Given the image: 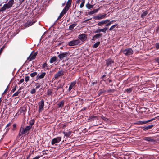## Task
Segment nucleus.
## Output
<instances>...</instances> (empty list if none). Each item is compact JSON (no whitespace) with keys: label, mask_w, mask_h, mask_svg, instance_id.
Segmentation results:
<instances>
[{"label":"nucleus","mask_w":159,"mask_h":159,"mask_svg":"<svg viewBox=\"0 0 159 159\" xmlns=\"http://www.w3.org/2000/svg\"><path fill=\"white\" fill-rule=\"evenodd\" d=\"M29 128L26 126L25 128L21 126L20 128L18 136L19 137H20L22 136L23 134L26 133H27V134H28L29 133V131L30 130Z\"/></svg>","instance_id":"1"},{"label":"nucleus","mask_w":159,"mask_h":159,"mask_svg":"<svg viewBox=\"0 0 159 159\" xmlns=\"http://www.w3.org/2000/svg\"><path fill=\"white\" fill-rule=\"evenodd\" d=\"M80 41L79 39H76L69 41L68 45L70 46H72L78 45L80 44Z\"/></svg>","instance_id":"2"},{"label":"nucleus","mask_w":159,"mask_h":159,"mask_svg":"<svg viewBox=\"0 0 159 159\" xmlns=\"http://www.w3.org/2000/svg\"><path fill=\"white\" fill-rule=\"evenodd\" d=\"M122 52L126 56L130 55L133 53L132 49L130 48L123 50Z\"/></svg>","instance_id":"3"},{"label":"nucleus","mask_w":159,"mask_h":159,"mask_svg":"<svg viewBox=\"0 0 159 159\" xmlns=\"http://www.w3.org/2000/svg\"><path fill=\"white\" fill-rule=\"evenodd\" d=\"M37 54V52L33 53V51H32L30 56L27 57V61L30 62L31 61L34 59L35 58Z\"/></svg>","instance_id":"4"},{"label":"nucleus","mask_w":159,"mask_h":159,"mask_svg":"<svg viewBox=\"0 0 159 159\" xmlns=\"http://www.w3.org/2000/svg\"><path fill=\"white\" fill-rule=\"evenodd\" d=\"M44 102V100L43 99L38 103V104L39 105L38 111L39 113L41 112L42 111V110H43Z\"/></svg>","instance_id":"5"},{"label":"nucleus","mask_w":159,"mask_h":159,"mask_svg":"<svg viewBox=\"0 0 159 159\" xmlns=\"http://www.w3.org/2000/svg\"><path fill=\"white\" fill-rule=\"evenodd\" d=\"M107 67H111L112 66L114 61L111 58H109L105 60Z\"/></svg>","instance_id":"6"},{"label":"nucleus","mask_w":159,"mask_h":159,"mask_svg":"<svg viewBox=\"0 0 159 159\" xmlns=\"http://www.w3.org/2000/svg\"><path fill=\"white\" fill-rule=\"evenodd\" d=\"M61 137H57L54 138L52 139L51 141V144L54 145L55 143H59L61 141Z\"/></svg>","instance_id":"7"},{"label":"nucleus","mask_w":159,"mask_h":159,"mask_svg":"<svg viewBox=\"0 0 159 159\" xmlns=\"http://www.w3.org/2000/svg\"><path fill=\"white\" fill-rule=\"evenodd\" d=\"M106 14L102 15L101 14H100L97 16H93V18L96 20H100L105 18L106 17Z\"/></svg>","instance_id":"8"},{"label":"nucleus","mask_w":159,"mask_h":159,"mask_svg":"<svg viewBox=\"0 0 159 159\" xmlns=\"http://www.w3.org/2000/svg\"><path fill=\"white\" fill-rule=\"evenodd\" d=\"M78 38L79 40L82 42L86 41L87 39V35L85 34H82L78 36Z\"/></svg>","instance_id":"9"},{"label":"nucleus","mask_w":159,"mask_h":159,"mask_svg":"<svg viewBox=\"0 0 159 159\" xmlns=\"http://www.w3.org/2000/svg\"><path fill=\"white\" fill-rule=\"evenodd\" d=\"M64 72L62 70L58 71L55 75L54 78L55 79H58L59 77L64 75Z\"/></svg>","instance_id":"10"},{"label":"nucleus","mask_w":159,"mask_h":159,"mask_svg":"<svg viewBox=\"0 0 159 159\" xmlns=\"http://www.w3.org/2000/svg\"><path fill=\"white\" fill-rule=\"evenodd\" d=\"M69 56V54L67 52H63L60 53L58 56V57L61 60H62L65 58Z\"/></svg>","instance_id":"11"},{"label":"nucleus","mask_w":159,"mask_h":159,"mask_svg":"<svg viewBox=\"0 0 159 159\" xmlns=\"http://www.w3.org/2000/svg\"><path fill=\"white\" fill-rule=\"evenodd\" d=\"M46 75V73L45 72H42V70L41 71V73L38 74L36 77V80L35 81L37 80L38 79H43L44 78L45 75Z\"/></svg>","instance_id":"12"},{"label":"nucleus","mask_w":159,"mask_h":159,"mask_svg":"<svg viewBox=\"0 0 159 159\" xmlns=\"http://www.w3.org/2000/svg\"><path fill=\"white\" fill-rule=\"evenodd\" d=\"M143 140L151 142L152 143H154L155 140L152 138L151 137H145L143 138Z\"/></svg>","instance_id":"13"},{"label":"nucleus","mask_w":159,"mask_h":159,"mask_svg":"<svg viewBox=\"0 0 159 159\" xmlns=\"http://www.w3.org/2000/svg\"><path fill=\"white\" fill-rule=\"evenodd\" d=\"M102 34L101 33L97 34L93 36L92 40L95 41L96 39L100 38V37H102Z\"/></svg>","instance_id":"14"},{"label":"nucleus","mask_w":159,"mask_h":159,"mask_svg":"<svg viewBox=\"0 0 159 159\" xmlns=\"http://www.w3.org/2000/svg\"><path fill=\"white\" fill-rule=\"evenodd\" d=\"M109 21V20L108 19L103 20L98 22L97 25L99 26H102L103 25L106 24L108 21Z\"/></svg>","instance_id":"15"},{"label":"nucleus","mask_w":159,"mask_h":159,"mask_svg":"<svg viewBox=\"0 0 159 159\" xmlns=\"http://www.w3.org/2000/svg\"><path fill=\"white\" fill-rule=\"evenodd\" d=\"M76 84V81H73L71 82L69 87L68 90L70 92L72 89L73 88L75 87V85Z\"/></svg>","instance_id":"16"},{"label":"nucleus","mask_w":159,"mask_h":159,"mask_svg":"<svg viewBox=\"0 0 159 159\" xmlns=\"http://www.w3.org/2000/svg\"><path fill=\"white\" fill-rule=\"evenodd\" d=\"M154 120V119L153 118V119H151V120H148L147 121H138L136 124H138V125H143V124L146 123L148 122H150L152 121V120Z\"/></svg>","instance_id":"17"},{"label":"nucleus","mask_w":159,"mask_h":159,"mask_svg":"<svg viewBox=\"0 0 159 159\" xmlns=\"http://www.w3.org/2000/svg\"><path fill=\"white\" fill-rule=\"evenodd\" d=\"M154 125H153L151 124L150 125H148V126H145L143 127V130L146 131L148 129H152Z\"/></svg>","instance_id":"18"},{"label":"nucleus","mask_w":159,"mask_h":159,"mask_svg":"<svg viewBox=\"0 0 159 159\" xmlns=\"http://www.w3.org/2000/svg\"><path fill=\"white\" fill-rule=\"evenodd\" d=\"M65 101L64 100H61L59 103L57 104L58 108H61L63 107L64 105Z\"/></svg>","instance_id":"19"},{"label":"nucleus","mask_w":159,"mask_h":159,"mask_svg":"<svg viewBox=\"0 0 159 159\" xmlns=\"http://www.w3.org/2000/svg\"><path fill=\"white\" fill-rule=\"evenodd\" d=\"M9 8H10L7 6V4H5L3 5V6L0 9V12H2L5 11L7 9H9Z\"/></svg>","instance_id":"20"},{"label":"nucleus","mask_w":159,"mask_h":159,"mask_svg":"<svg viewBox=\"0 0 159 159\" xmlns=\"http://www.w3.org/2000/svg\"><path fill=\"white\" fill-rule=\"evenodd\" d=\"M14 0H10L8 2L7 4L10 8L14 4Z\"/></svg>","instance_id":"21"},{"label":"nucleus","mask_w":159,"mask_h":159,"mask_svg":"<svg viewBox=\"0 0 159 159\" xmlns=\"http://www.w3.org/2000/svg\"><path fill=\"white\" fill-rule=\"evenodd\" d=\"M57 57L56 56H53L50 59L49 62L51 63H53L57 60Z\"/></svg>","instance_id":"22"},{"label":"nucleus","mask_w":159,"mask_h":159,"mask_svg":"<svg viewBox=\"0 0 159 159\" xmlns=\"http://www.w3.org/2000/svg\"><path fill=\"white\" fill-rule=\"evenodd\" d=\"M36 22V21H28L27 22L26 25L27 26H29L33 25Z\"/></svg>","instance_id":"23"},{"label":"nucleus","mask_w":159,"mask_h":159,"mask_svg":"<svg viewBox=\"0 0 159 159\" xmlns=\"http://www.w3.org/2000/svg\"><path fill=\"white\" fill-rule=\"evenodd\" d=\"M72 0H68L66 3V5L65 6L66 7H68V8H70L71 6L72 3Z\"/></svg>","instance_id":"24"},{"label":"nucleus","mask_w":159,"mask_h":159,"mask_svg":"<svg viewBox=\"0 0 159 159\" xmlns=\"http://www.w3.org/2000/svg\"><path fill=\"white\" fill-rule=\"evenodd\" d=\"M77 25V23H75L69 26V30H72Z\"/></svg>","instance_id":"25"},{"label":"nucleus","mask_w":159,"mask_h":159,"mask_svg":"<svg viewBox=\"0 0 159 159\" xmlns=\"http://www.w3.org/2000/svg\"><path fill=\"white\" fill-rule=\"evenodd\" d=\"M142 12L143 13L141 15V17L144 18V17L148 14V12L147 11H144L143 10L142 11Z\"/></svg>","instance_id":"26"},{"label":"nucleus","mask_w":159,"mask_h":159,"mask_svg":"<svg viewBox=\"0 0 159 159\" xmlns=\"http://www.w3.org/2000/svg\"><path fill=\"white\" fill-rule=\"evenodd\" d=\"M118 24L116 23L115 25H112L109 29V30L110 31H112L113 30H115V28H117L118 27Z\"/></svg>","instance_id":"27"},{"label":"nucleus","mask_w":159,"mask_h":159,"mask_svg":"<svg viewBox=\"0 0 159 159\" xmlns=\"http://www.w3.org/2000/svg\"><path fill=\"white\" fill-rule=\"evenodd\" d=\"M34 121L33 120H31L29 122L30 125L28 126H27V127H30V130L32 126L34 124Z\"/></svg>","instance_id":"28"},{"label":"nucleus","mask_w":159,"mask_h":159,"mask_svg":"<svg viewBox=\"0 0 159 159\" xmlns=\"http://www.w3.org/2000/svg\"><path fill=\"white\" fill-rule=\"evenodd\" d=\"M69 8L68 7H66L65 6L64 9L62 10L61 12L63 14H65L69 10Z\"/></svg>","instance_id":"29"},{"label":"nucleus","mask_w":159,"mask_h":159,"mask_svg":"<svg viewBox=\"0 0 159 159\" xmlns=\"http://www.w3.org/2000/svg\"><path fill=\"white\" fill-rule=\"evenodd\" d=\"M95 118H97V120L98 119V117H97V116H91L89 117L88 118V120H90V121H93L94 119Z\"/></svg>","instance_id":"30"},{"label":"nucleus","mask_w":159,"mask_h":159,"mask_svg":"<svg viewBox=\"0 0 159 159\" xmlns=\"http://www.w3.org/2000/svg\"><path fill=\"white\" fill-rule=\"evenodd\" d=\"M93 5L90 4L89 3H87L86 5V7L88 9H90L92 8L93 7Z\"/></svg>","instance_id":"31"},{"label":"nucleus","mask_w":159,"mask_h":159,"mask_svg":"<svg viewBox=\"0 0 159 159\" xmlns=\"http://www.w3.org/2000/svg\"><path fill=\"white\" fill-rule=\"evenodd\" d=\"M105 92H106V90H103L102 89L99 90L98 92V95L100 96L101 95Z\"/></svg>","instance_id":"32"},{"label":"nucleus","mask_w":159,"mask_h":159,"mask_svg":"<svg viewBox=\"0 0 159 159\" xmlns=\"http://www.w3.org/2000/svg\"><path fill=\"white\" fill-rule=\"evenodd\" d=\"M100 44V42L98 41L96 42L94 45H93V46L94 48H95L98 47Z\"/></svg>","instance_id":"33"},{"label":"nucleus","mask_w":159,"mask_h":159,"mask_svg":"<svg viewBox=\"0 0 159 159\" xmlns=\"http://www.w3.org/2000/svg\"><path fill=\"white\" fill-rule=\"evenodd\" d=\"M71 133L72 132L71 131H69L68 132H64L63 133L65 136H66L67 137H69L71 135Z\"/></svg>","instance_id":"34"},{"label":"nucleus","mask_w":159,"mask_h":159,"mask_svg":"<svg viewBox=\"0 0 159 159\" xmlns=\"http://www.w3.org/2000/svg\"><path fill=\"white\" fill-rule=\"evenodd\" d=\"M107 28H108L107 27H105L103 28L100 29L101 32H102L103 33H105L106 32V31L107 29Z\"/></svg>","instance_id":"35"},{"label":"nucleus","mask_w":159,"mask_h":159,"mask_svg":"<svg viewBox=\"0 0 159 159\" xmlns=\"http://www.w3.org/2000/svg\"><path fill=\"white\" fill-rule=\"evenodd\" d=\"M48 67V65L45 62L42 65V68L43 69H45V67Z\"/></svg>","instance_id":"36"},{"label":"nucleus","mask_w":159,"mask_h":159,"mask_svg":"<svg viewBox=\"0 0 159 159\" xmlns=\"http://www.w3.org/2000/svg\"><path fill=\"white\" fill-rule=\"evenodd\" d=\"M81 1L82 2L80 5V8H82L84 6L85 2V0H82Z\"/></svg>","instance_id":"37"},{"label":"nucleus","mask_w":159,"mask_h":159,"mask_svg":"<svg viewBox=\"0 0 159 159\" xmlns=\"http://www.w3.org/2000/svg\"><path fill=\"white\" fill-rule=\"evenodd\" d=\"M35 85L36 86V88L38 89L40 87L41 84L39 83H37L35 84Z\"/></svg>","instance_id":"38"},{"label":"nucleus","mask_w":159,"mask_h":159,"mask_svg":"<svg viewBox=\"0 0 159 159\" xmlns=\"http://www.w3.org/2000/svg\"><path fill=\"white\" fill-rule=\"evenodd\" d=\"M37 73L36 72H34L33 73L30 74V76L32 77H34L35 76L37 75Z\"/></svg>","instance_id":"39"},{"label":"nucleus","mask_w":159,"mask_h":159,"mask_svg":"<svg viewBox=\"0 0 159 159\" xmlns=\"http://www.w3.org/2000/svg\"><path fill=\"white\" fill-rule=\"evenodd\" d=\"M17 87V86L16 85H15L14 86H13L12 88V89L11 91V92L12 93L16 91Z\"/></svg>","instance_id":"40"},{"label":"nucleus","mask_w":159,"mask_h":159,"mask_svg":"<svg viewBox=\"0 0 159 159\" xmlns=\"http://www.w3.org/2000/svg\"><path fill=\"white\" fill-rule=\"evenodd\" d=\"M64 15V14H63L61 12L57 19V20H58L61 19L63 16Z\"/></svg>","instance_id":"41"},{"label":"nucleus","mask_w":159,"mask_h":159,"mask_svg":"<svg viewBox=\"0 0 159 159\" xmlns=\"http://www.w3.org/2000/svg\"><path fill=\"white\" fill-rule=\"evenodd\" d=\"M65 84V83L64 82H62L58 86L59 87V88L60 89L62 88Z\"/></svg>","instance_id":"42"},{"label":"nucleus","mask_w":159,"mask_h":159,"mask_svg":"<svg viewBox=\"0 0 159 159\" xmlns=\"http://www.w3.org/2000/svg\"><path fill=\"white\" fill-rule=\"evenodd\" d=\"M125 90L128 93H130V92H131L132 91V89L131 88H129V89H126Z\"/></svg>","instance_id":"43"},{"label":"nucleus","mask_w":159,"mask_h":159,"mask_svg":"<svg viewBox=\"0 0 159 159\" xmlns=\"http://www.w3.org/2000/svg\"><path fill=\"white\" fill-rule=\"evenodd\" d=\"M101 118L103 119V120H104L105 121H107L108 120V119L106 118L103 116H102L101 117Z\"/></svg>","instance_id":"44"},{"label":"nucleus","mask_w":159,"mask_h":159,"mask_svg":"<svg viewBox=\"0 0 159 159\" xmlns=\"http://www.w3.org/2000/svg\"><path fill=\"white\" fill-rule=\"evenodd\" d=\"M101 32V31L100 30V29H97L95 31H94V33H99Z\"/></svg>","instance_id":"45"},{"label":"nucleus","mask_w":159,"mask_h":159,"mask_svg":"<svg viewBox=\"0 0 159 159\" xmlns=\"http://www.w3.org/2000/svg\"><path fill=\"white\" fill-rule=\"evenodd\" d=\"M36 92V90L35 89H33L30 90V93L32 94H33Z\"/></svg>","instance_id":"46"},{"label":"nucleus","mask_w":159,"mask_h":159,"mask_svg":"<svg viewBox=\"0 0 159 159\" xmlns=\"http://www.w3.org/2000/svg\"><path fill=\"white\" fill-rule=\"evenodd\" d=\"M29 77L28 76H25V81L27 82L29 80Z\"/></svg>","instance_id":"47"},{"label":"nucleus","mask_w":159,"mask_h":159,"mask_svg":"<svg viewBox=\"0 0 159 159\" xmlns=\"http://www.w3.org/2000/svg\"><path fill=\"white\" fill-rule=\"evenodd\" d=\"M114 91V90L113 89H109L106 91L107 93L113 92Z\"/></svg>","instance_id":"48"},{"label":"nucleus","mask_w":159,"mask_h":159,"mask_svg":"<svg viewBox=\"0 0 159 159\" xmlns=\"http://www.w3.org/2000/svg\"><path fill=\"white\" fill-rule=\"evenodd\" d=\"M52 93V92L51 91L48 90L47 92V95L48 96H49L51 95Z\"/></svg>","instance_id":"49"},{"label":"nucleus","mask_w":159,"mask_h":159,"mask_svg":"<svg viewBox=\"0 0 159 159\" xmlns=\"http://www.w3.org/2000/svg\"><path fill=\"white\" fill-rule=\"evenodd\" d=\"M100 8H99L97 9H94L93 11L94 12V13L97 12L100 9Z\"/></svg>","instance_id":"50"},{"label":"nucleus","mask_w":159,"mask_h":159,"mask_svg":"<svg viewBox=\"0 0 159 159\" xmlns=\"http://www.w3.org/2000/svg\"><path fill=\"white\" fill-rule=\"evenodd\" d=\"M8 89H9V88L7 86V87L6 89H5V90H4V91L3 92L2 94H5L6 93V92H7V91L8 90Z\"/></svg>","instance_id":"51"},{"label":"nucleus","mask_w":159,"mask_h":159,"mask_svg":"<svg viewBox=\"0 0 159 159\" xmlns=\"http://www.w3.org/2000/svg\"><path fill=\"white\" fill-rule=\"evenodd\" d=\"M76 13H79V15L77 16V17H79V16L81 15V14L82 13V12L81 11H76Z\"/></svg>","instance_id":"52"},{"label":"nucleus","mask_w":159,"mask_h":159,"mask_svg":"<svg viewBox=\"0 0 159 159\" xmlns=\"http://www.w3.org/2000/svg\"><path fill=\"white\" fill-rule=\"evenodd\" d=\"M156 31L157 33H159V26L156 27Z\"/></svg>","instance_id":"53"},{"label":"nucleus","mask_w":159,"mask_h":159,"mask_svg":"<svg viewBox=\"0 0 159 159\" xmlns=\"http://www.w3.org/2000/svg\"><path fill=\"white\" fill-rule=\"evenodd\" d=\"M156 49H159V43H157L156 44Z\"/></svg>","instance_id":"54"},{"label":"nucleus","mask_w":159,"mask_h":159,"mask_svg":"<svg viewBox=\"0 0 159 159\" xmlns=\"http://www.w3.org/2000/svg\"><path fill=\"white\" fill-rule=\"evenodd\" d=\"M19 93L17 92H15L12 95V97L17 96Z\"/></svg>","instance_id":"55"},{"label":"nucleus","mask_w":159,"mask_h":159,"mask_svg":"<svg viewBox=\"0 0 159 159\" xmlns=\"http://www.w3.org/2000/svg\"><path fill=\"white\" fill-rule=\"evenodd\" d=\"M13 128L12 129V130L14 131L15 130V128L16 127V124H14L13 125Z\"/></svg>","instance_id":"56"},{"label":"nucleus","mask_w":159,"mask_h":159,"mask_svg":"<svg viewBox=\"0 0 159 159\" xmlns=\"http://www.w3.org/2000/svg\"><path fill=\"white\" fill-rule=\"evenodd\" d=\"M106 76V75L105 74L102 75L101 76V78L103 80H104L103 79Z\"/></svg>","instance_id":"57"},{"label":"nucleus","mask_w":159,"mask_h":159,"mask_svg":"<svg viewBox=\"0 0 159 159\" xmlns=\"http://www.w3.org/2000/svg\"><path fill=\"white\" fill-rule=\"evenodd\" d=\"M24 80L23 78L21 79L19 81V82L20 83V84L21 83L24 81Z\"/></svg>","instance_id":"58"},{"label":"nucleus","mask_w":159,"mask_h":159,"mask_svg":"<svg viewBox=\"0 0 159 159\" xmlns=\"http://www.w3.org/2000/svg\"><path fill=\"white\" fill-rule=\"evenodd\" d=\"M45 150H43V151L42 152H43V153L42 155L40 156V157H42L43 155H47V153H46V152H45Z\"/></svg>","instance_id":"59"},{"label":"nucleus","mask_w":159,"mask_h":159,"mask_svg":"<svg viewBox=\"0 0 159 159\" xmlns=\"http://www.w3.org/2000/svg\"><path fill=\"white\" fill-rule=\"evenodd\" d=\"M156 61L159 64V57L156 59Z\"/></svg>","instance_id":"60"},{"label":"nucleus","mask_w":159,"mask_h":159,"mask_svg":"<svg viewBox=\"0 0 159 159\" xmlns=\"http://www.w3.org/2000/svg\"><path fill=\"white\" fill-rule=\"evenodd\" d=\"M94 13V12H93V11L89 12H88V14L89 15H92Z\"/></svg>","instance_id":"61"},{"label":"nucleus","mask_w":159,"mask_h":159,"mask_svg":"<svg viewBox=\"0 0 159 159\" xmlns=\"http://www.w3.org/2000/svg\"><path fill=\"white\" fill-rule=\"evenodd\" d=\"M111 24L109 22H108V23H107L106 24V26H110V25H111Z\"/></svg>","instance_id":"62"},{"label":"nucleus","mask_w":159,"mask_h":159,"mask_svg":"<svg viewBox=\"0 0 159 159\" xmlns=\"http://www.w3.org/2000/svg\"><path fill=\"white\" fill-rule=\"evenodd\" d=\"M80 1L81 0H77L76 1V4H77L79 3L80 2Z\"/></svg>","instance_id":"63"},{"label":"nucleus","mask_w":159,"mask_h":159,"mask_svg":"<svg viewBox=\"0 0 159 159\" xmlns=\"http://www.w3.org/2000/svg\"><path fill=\"white\" fill-rule=\"evenodd\" d=\"M21 89V88H20L17 92L19 93H20L21 92V91H20Z\"/></svg>","instance_id":"64"}]
</instances>
